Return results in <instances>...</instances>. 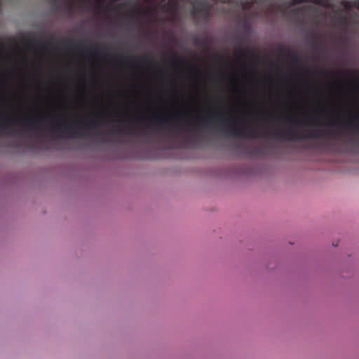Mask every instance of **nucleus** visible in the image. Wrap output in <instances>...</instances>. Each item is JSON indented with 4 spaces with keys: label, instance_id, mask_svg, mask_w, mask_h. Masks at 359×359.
Masks as SVG:
<instances>
[{
    "label": "nucleus",
    "instance_id": "obj_10",
    "mask_svg": "<svg viewBox=\"0 0 359 359\" xmlns=\"http://www.w3.org/2000/svg\"><path fill=\"white\" fill-rule=\"evenodd\" d=\"M338 22L339 25L344 27L345 29L349 25V20L346 15L339 17Z\"/></svg>",
    "mask_w": 359,
    "mask_h": 359
},
{
    "label": "nucleus",
    "instance_id": "obj_8",
    "mask_svg": "<svg viewBox=\"0 0 359 359\" xmlns=\"http://www.w3.org/2000/svg\"><path fill=\"white\" fill-rule=\"evenodd\" d=\"M342 128L356 131L359 133V118L358 121H349L341 125Z\"/></svg>",
    "mask_w": 359,
    "mask_h": 359
},
{
    "label": "nucleus",
    "instance_id": "obj_3",
    "mask_svg": "<svg viewBox=\"0 0 359 359\" xmlns=\"http://www.w3.org/2000/svg\"><path fill=\"white\" fill-rule=\"evenodd\" d=\"M147 121V128L149 130L152 126H157L159 129L165 127L170 126L171 117L165 116L163 114H154L151 117L146 119V118H141V122L143 123Z\"/></svg>",
    "mask_w": 359,
    "mask_h": 359
},
{
    "label": "nucleus",
    "instance_id": "obj_13",
    "mask_svg": "<svg viewBox=\"0 0 359 359\" xmlns=\"http://www.w3.org/2000/svg\"><path fill=\"white\" fill-rule=\"evenodd\" d=\"M341 6L344 8V9L347 11H350L353 8V1H349L346 0H344L341 2Z\"/></svg>",
    "mask_w": 359,
    "mask_h": 359
},
{
    "label": "nucleus",
    "instance_id": "obj_11",
    "mask_svg": "<svg viewBox=\"0 0 359 359\" xmlns=\"http://www.w3.org/2000/svg\"><path fill=\"white\" fill-rule=\"evenodd\" d=\"M238 51L239 57L241 58L247 57L252 55V52H250L249 50H244L240 46L238 48Z\"/></svg>",
    "mask_w": 359,
    "mask_h": 359
},
{
    "label": "nucleus",
    "instance_id": "obj_23",
    "mask_svg": "<svg viewBox=\"0 0 359 359\" xmlns=\"http://www.w3.org/2000/svg\"><path fill=\"white\" fill-rule=\"evenodd\" d=\"M308 124L311 125V126L315 125L316 124L315 119L313 118H309V121H308Z\"/></svg>",
    "mask_w": 359,
    "mask_h": 359
},
{
    "label": "nucleus",
    "instance_id": "obj_16",
    "mask_svg": "<svg viewBox=\"0 0 359 359\" xmlns=\"http://www.w3.org/2000/svg\"><path fill=\"white\" fill-rule=\"evenodd\" d=\"M289 56L291 57L292 60H293V62L294 63L299 62V57L297 55H296L294 54H292L291 53L289 52Z\"/></svg>",
    "mask_w": 359,
    "mask_h": 359
},
{
    "label": "nucleus",
    "instance_id": "obj_15",
    "mask_svg": "<svg viewBox=\"0 0 359 359\" xmlns=\"http://www.w3.org/2000/svg\"><path fill=\"white\" fill-rule=\"evenodd\" d=\"M43 50H48L51 48V41H46L45 43L42 45Z\"/></svg>",
    "mask_w": 359,
    "mask_h": 359
},
{
    "label": "nucleus",
    "instance_id": "obj_31",
    "mask_svg": "<svg viewBox=\"0 0 359 359\" xmlns=\"http://www.w3.org/2000/svg\"><path fill=\"white\" fill-rule=\"evenodd\" d=\"M1 6V1H0V7Z\"/></svg>",
    "mask_w": 359,
    "mask_h": 359
},
{
    "label": "nucleus",
    "instance_id": "obj_7",
    "mask_svg": "<svg viewBox=\"0 0 359 359\" xmlns=\"http://www.w3.org/2000/svg\"><path fill=\"white\" fill-rule=\"evenodd\" d=\"M307 2L313 3L323 7L329 6V0H292L291 6H296L297 4H302Z\"/></svg>",
    "mask_w": 359,
    "mask_h": 359
},
{
    "label": "nucleus",
    "instance_id": "obj_19",
    "mask_svg": "<svg viewBox=\"0 0 359 359\" xmlns=\"http://www.w3.org/2000/svg\"><path fill=\"white\" fill-rule=\"evenodd\" d=\"M353 8H357L359 11V1H353Z\"/></svg>",
    "mask_w": 359,
    "mask_h": 359
},
{
    "label": "nucleus",
    "instance_id": "obj_18",
    "mask_svg": "<svg viewBox=\"0 0 359 359\" xmlns=\"http://www.w3.org/2000/svg\"><path fill=\"white\" fill-rule=\"evenodd\" d=\"M287 121H288V122H290L291 123H294V124L299 123L298 120L294 118H293V117H289L288 118H287Z\"/></svg>",
    "mask_w": 359,
    "mask_h": 359
},
{
    "label": "nucleus",
    "instance_id": "obj_2",
    "mask_svg": "<svg viewBox=\"0 0 359 359\" xmlns=\"http://www.w3.org/2000/svg\"><path fill=\"white\" fill-rule=\"evenodd\" d=\"M26 126L29 130H36L39 129L38 118L32 116H25L18 118L11 116L8 114H1L0 116V129L6 130L11 126Z\"/></svg>",
    "mask_w": 359,
    "mask_h": 359
},
{
    "label": "nucleus",
    "instance_id": "obj_12",
    "mask_svg": "<svg viewBox=\"0 0 359 359\" xmlns=\"http://www.w3.org/2000/svg\"><path fill=\"white\" fill-rule=\"evenodd\" d=\"M194 45L205 47L207 46V40L206 39H201L198 37H196L194 39Z\"/></svg>",
    "mask_w": 359,
    "mask_h": 359
},
{
    "label": "nucleus",
    "instance_id": "obj_25",
    "mask_svg": "<svg viewBox=\"0 0 359 359\" xmlns=\"http://www.w3.org/2000/svg\"><path fill=\"white\" fill-rule=\"evenodd\" d=\"M98 138L102 140V142H107V141L102 137V134H98Z\"/></svg>",
    "mask_w": 359,
    "mask_h": 359
},
{
    "label": "nucleus",
    "instance_id": "obj_20",
    "mask_svg": "<svg viewBox=\"0 0 359 359\" xmlns=\"http://www.w3.org/2000/svg\"><path fill=\"white\" fill-rule=\"evenodd\" d=\"M331 126H339V123H337V118H334L333 120H332L331 121Z\"/></svg>",
    "mask_w": 359,
    "mask_h": 359
},
{
    "label": "nucleus",
    "instance_id": "obj_6",
    "mask_svg": "<svg viewBox=\"0 0 359 359\" xmlns=\"http://www.w3.org/2000/svg\"><path fill=\"white\" fill-rule=\"evenodd\" d=\"M63 45L70 50L75 48L76 46L82 49H86V51L88 52V55H99L101 53V50L96 46H92L90 48H85L83 43L80 42L79 43L76 44L72 40L65 41Z\"/></svg>",
    "mask_w": 359,
    "mask_h": 359
},
{
    "label": "nucleus",
    "instance_id": "obj_29",
    "mask_svg": "<svg viewBox=\"0 0 359 359\" xmlns=\"http://www.w3.org/2000/svg\"><path fill=\"white\" fill-rule=\"evenodd\" d=\"M69 11L71 12L72 11V6L70 5L69 6Z\"/></svg>",
    "mask_w": 359,
    "mask_h": 359
},
{
    "label": "nucleus",
    "instance_id": "obj_26",
    "mask_svg": "<svg viewBox=\"0 0 359 359\" xmlns=\"http://www.w3.org/2000/svg\"><path fill=\"white\" fill-rule=\"evenodd\" d=\"M190 70H191V72H192L194 73H196L197 72L196 68L193 67V66H190Z\"/></svg>",
    "mask_w": 359,
    "mask_h": 359
},
{
    "label": "nucleus",
    "instance_id": "obj_21",
    "mask_svg": "<svg viewBox=\"0 0 359 359\" xmlns=\"http://www.w3.org/2000/svg\"><path fill=\"white\" fill-rule=\"evenodd\" d=\"M252 6V4H248V3H245L243 5V8L244 9H246V10H248L250 9V8Z\"/></svg>",
    "mask_w": 359,
    "mask_h": 359
},
{
    "label": "nucleus",
    "instance_id": "obj_27",
    "mask_svg": "<svg viewBox=\"0 0 359 359\" xmlns=\"http://www.w3.org/2000/svg\"><path fill=\"white\" fill-rule=\"evenodd\" d=\"M128 133L130 134V135H137L138 133H137L136 132H135L134 130H130L128 132Z\"/></svg>",
    "mask_w": 359,
    "mask_h": 359
},
{
    "label": "nucleus",
    "instance_id": "obj_28",
    "mask_svg": "<svg viewBox=\"0 0 359 359\" xmlns=\"http://www.w3.org/2000/svg\"><path fill=\"white\" fill-rule=\"evenodd\" d=\"M170 133H171V134L174 133V128L173 127L170 128Z\"/></svg>",
    "mask_w": 359,
    "mask_h": 359
},
{
    "label": "nucleus",
    "instance_id": "obj_17",
    "mask_svg": "<svg viewBox=\"0 0 359 359\" xmlns=\"http://www.w3.org/2000/svg\"><path fill=\"white\" fill-rule=\"evenodd\" d=\"M136 62H138L141 65V67H144L146 65V57H142L140 59L136 60Z\"/></svg>",
    "mask_w": 359,
    "mask_h": 359
},
{
    "label": "nucleus",
    "instance_id": "obj_14",
    "mask_svg": "<svg viewBox=\"0 0 359 359\" xmlns=\"http://www.w3.org/2000/svg\"><path fill=\"white\" fill-rule=\"evenodd\" d=\"M114 133L116 134H125L126 133V129L128 128L127 126H125L123 127L121 126H115L114 127Z\"/></svg>",
    "mask_w": 359,
    "mask_h": 359
},
{
    "label": "nucleus",
    "instance_id": "obj_30",
    "mask_svg": "<svg viewBox=\"0 0 359 359\" xmlns=\"http://www.w3.org/2000/svg\"><path fill=\"white\" fill-rule=\"evenodd\" d=\"M293 13H294V14H296V13H297V10H293Z\"/></svg>",
    "mask_w": 359,
    "mask_h": 359
},
{
    "label": "nucleus",
    "instance_id": "obj_24",
    "mask_svg": "<svg viewBox=\"0 0 359 359\" xmlns=\"http://www.w3.org/2000/svg\"><path fill=\"white\" fill-rule=\"evenodd\" d=\"M9 147H18V142H12L11 143V144H9Z\"/></svg>",
    "mask_w": 359,
    "mask_h": 359
},
{
    "label": "nucleus",
    "instance_id": "obj_5",
    "mask_svg": "<svg viewBox=\"0 0 359 359\" xmlns=\"http://www.w3.org/2000/svg\"><path fill=\"white\" fill-rule=\"evenodd\" d=\"M191 15L208 22L210 18V6L204 1L194 5L191 10Z\"/></svg>",
    "mask_w": 359,
    "mask_h": 359
},
{
    "label": "nucleus",
    "instance_id": "obj_1",
    "mask_svg": "<svg viewBox=\"0 0 359 359\" xmlns=\"http://www.w3.org/2000/svg\"><path fill=\"white\" fill-rule=\"evenodd\" d=\"M229 122V119L226 116V112L223 110V108H221L208 114L200 123H194L181 120L180 124L186 127V130L195 132L198 130L200 126L209 128L212 124L219 123L220 126L224 127V130L230 133L231 135L244 138H259L263 137L288 141H296L304 138H320L325 136L324 131L321 130H318L313 134L306 135H300L291 130H288L285 133L280 132L278 130H273L262 135H259L255 132L249 133L247 132L245 128L240 130L238 125L230 126Z\"/></svg>",
    "mask_w": 359,
    "mask_h": 359
},
{
    "label": "nucleus",
    "instance_id": "obj_4",
    "mask_svg": "<svg viewBox=\"0 0 359 359\" xmlns=\"http://www.w3.org/2000/svg\"><path fill=\"white\" fill-rule=\"evenodd\" d=\"M62 133L63 135H69L76 137L78 136H82V133H77L73 128V124L67 121V120H63L53 126V128L51 129V133L57 134Z\"/></svg>",
    "mask_w": 359,
    "mask_h": 359
},
{
    "label": "nucleus",
    "instance_id": "obj_9",
    "mask_svg": "<svg viewBox=\"0 0 359 359\" xmlns=\"http://www.w3.org/2000/svg\"><path fill=\"white\" fill-rule=\"evenodd\" d=\"M99 126V123H97L96 120H93L91 118H88L87 121H86L85 126H81V128H85L90 130H95Z\"/></svg>",
    "mask_w": 359,
    "mask_h": 359
},
{
    "label": "nucleus",
    "instance_id": "obj_22",
    "mask_svg": "<svg viewBox=\"0 0 359 359\" xmlns=\"http://www.w3.org/2000/svg\"><path fill=\"white\" fill-rule=\"evenodd\" d=\"M39 42L36 41H32L29 43V46L30 47H34L36 46V45H38Z\"/></svg>",
    "mask_w": 359,
    "mask_h": 359
}]
</instances>
